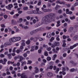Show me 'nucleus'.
I'll use <instances>...</instances> for the list:
<instances>
[{"mask_svg":"<svg viewBox=\"0 0 78 78\" xmlns=\"http://www.w3.org/2000/svg\"><path fill=\"white\" fill-rule=\"evenodd\" d=\"M53 10L51 9H47V12H51Z\"/></svg>","mask_w":78,"mask_h":78,"instance_id":"obj_33","label":"nucleus"},{"mask_svg":"<svg viewBox=\"0 0 78 78\" xmlns=\"http://www.w3.org/2000/svg\"><path fill=\"white\" fill-rule=\"evenodd\" d=\"M11 22L13 25H15L16 24V21H15L14 20H12Z\"/></svg>","mask_w":78,"mask_h":78,"instance_id":"obj_18","label":"nucleus"},{"mask_svg":"<svg viewBox=\"0 0 78 78\" xmlns=\"http://www.w3.org/2000/svg\"><path fill=\"white\" fill-rule=\"evenodd\" d=\"M39 41H43V39H42V38L41 37H39Z\"/></svg>","mask_w":78,"mask_h":78,"instance_id":"obj_41","label":"nucleus"},{"mask_svg":"<svg viewBox=\"0 0 78 78\" xmlns=\"http://www.w3.org/2000/svg\"><path fill=\"white\" fill-rule=\"evenodd\" d=\"M41 9L42 11H43L44 12H47V9H44V7L41 8Z\"/></svg>","mask_w":78,"mask_h":78,"instance_id":"obj_12","label":"nucleus"},{"mask_svg":"<svg viewBox=\"0 0 78 78\" xmlns=\"http://www.w3.org/2000/svg\"><path fill=\"white\" fill-rule=\"evenodd\" d=\"M60 5H62V4H63V5H65L66 3L64 2L60 1Z\"/></svg>","mask_w":78,"mask_h":78,"instance_id":"obj_24","label":"nucleus"},{"mask_svg":"<svg viewBox=\"0 0 78 78\" xmlns=\"http://www.w3.org/2000/svg\"><path fill=\"white\" fill-rule=\"evenodd\" d=\"M30 41H34V42H36L37 40V37L34 38L33 37H31L30 38Z\"/></svg>","mask_w":78,"mask_h":78,"instance_id":"obj_8","label":"nucleus"},{"mask_svg":"<svg viewBox=\"0 0 78 78\" xmlns=\"http://www.w3.org/2000/svg\"><path fill=\"white\" fill-rule=\"evenodd\" d=\"M46 28L48 30H51V27L47 26L46 27Z\"/></svg>","mask_w":78,"mask_h":78,"instance_id":"obj_21","label":"nucleus"},{"mask_svg":"<svg viewBox=\"0 0 78 78\" xmlns=\"http://www.w3.org/2000/svg\"><path fill=\"white\" fill-rule=\"evenodd\" d=\"M9 70H12V69H13V67L12 66H10L9 68Z\"/></svg>","mask_w":78,"mask_h":78,"instance_id":"obj_52","label":"nucleus"},{"mask_svg":"<svg viewBox=\"0 0 78 78\" xmlns=\"http://www.w3.org/2000/svg\"><path fill=\"white\" fill-rule=\"evenodd\" d=\"M67 23H64V27H67Z\"/></svg>","mask_w":78,"mask_h":78,"instance_id":"obj_54","label":"nucleus"},{"mask_svg":"<svg viewBox=\"0 0 78 78\" xmlns=\"http://www.w3.org/2000/svg\"><path fill=\"white\" fill-rule=\"evenodd\" d=\"M23 28H24V29H28V27L27 26H23Z\"/></svg>","mask_w":78,"mask_h":78,"instance_id":"obj_39","label":"nucleus"},{"mask_svg":"<svg viewBox=\"0 0 78 78\" xmlns=\"http://www.w3.org/2000/svg\"><path fill=\"white\" fill-rule=\"evenodd\" d=\"M57 78H62V76L61 75L59 76V75H57Z\"/></svg>","mask_w":78,"mask_h":78,"instance_id":"obj_35","label":"nucleus"},{"mask_svg":"<svg viewBox=\"0 0 78 78\" xmlns=\"http://www.w3.org/2000/svg\"><path fill=\"white\" fill-rule=\"evenodd\" d=\"M5 55L1 54L0 55V57L1 58H5Z\"/></svg>","mask_w":78,"mask_h":78,"instance_id":"obj_27","label":"nucleus"},{"mask_svg":"<svg viewBox=\"0 0 78 78\" xmlns=\"http://www.w3.org/2000/svg\"><path fill=\"white\" fill-rule=\"evenodd\" d=\"M51 48L49 47L48 48L47 50L48 51H50L51 50Z\"/></svg>","mask_w":78,"mask_h":78,"instance_id":"obj_64","label":"nucleus"},{"mask_svg":"<svg viewBox=\"0 0 78 78\" xmlns=\"http://www.w3.org/2000/svg\"><path fill=\"white\" fill-rule=\"evenodd\" d=\"M78 2H76L74 5V6H78Z\"/></svg>","mask_w":78,"mask_h":78,"instance_id":"obj_43","label":"nucleus"},{"mask_svg":"<svg viewBox=\"0 0 78 78\" xmlns=\"http://www.w3.org/2000/svg\"><path fill=\"white\" fill-rule=\"evenodd\" d=\"M16 48H14L12 51V52H13L14 53H15V52H16Z\"/></svg>","mask_w":78,"mask_h":78,"instance_id":"obj_40","label":"nucleus"},{"mask_svg":"<svg viewBox=\"0 0 78 78\" xmlns=\"http://www.w3.org/2000/svg\"><path fill=\"white\" fill-rule=\"evenodd\" d=\"M51 57H48L47 58V61H50V60H51Z\"/></svg>","mask_w":78,"mask_h":78,"instance_id":"obj_30","label":"nucleus"},{"mask_svg":"<svg viewBox=\"0 0 78 78\" xmlns=\"http://www.w3.org/2000/svg\"><path fill=\"white\" fill-rule=\"evenodd\" d=\"M30 42H31V41H30V40H29L26 41V43L27 45H29V44H30Z\"/></svg>","mask_w":78,"mask_h":78,"instance_id":"obj_17","label":"nucleus"},{"mask_svg":"<svg viewBox=\"0 0 78 78\" xmlns=\"http://www.w3.org/2000/svg\"><path fill=\"white\" fill-rule=\"evenodd\" d=\"M12 7H13V5L11 4L9 5L8 6H5L6 8L9 10H11V8H12Z\"/></svg>","mask_w":78,"mask_h":78,"instance_id":"obj_4","label":"nucleus"},{"mask_svg":"<svg viewBox=\"0 0 78 78\" xmlns=\"http://www.w3.org/2000/svg\"><path fill=\"white\" fill-rule=\"evenodd\" d=\"M55 3H57V4H58V3L60 4V1H59L58 0H57Z\"/></svg>","mask_w":78,"mask_h":78,"instance_id":"obj_58","label":"nucleus"},{"mask_svg":"<svg viewBox=\"0 0 78 78\" xmlns=\"http://www.w3.org/2000/svg\"><path fill=\"white\" fill-rule=\"evenodd\" d=\"M6 75V73H4L2 74V76H5Z\"/></svg>","mask_w":78,"mask_h":78,"instance_id":"obj_48","label":"nucleus"},{"mask_svg":"<svg viewBox=\"0 0 78 78\" xmlns=\"http://www.w3.org/2000/svg\"><path fill=\"white\" fill-rule=\"evenodd\" d=\"M15 42H16L18 41H20V40L21 39V38L20 37H15Z\"/></svg>","mask_w":78,"mask_h":78,"instance_id":"obj_11","label":"nucleus"},{"mask_svg":"<svg viewBox=\"0 0 78 78\" xmlns=\"http://www.w3.org/2000/svg\"><path fill=\"white\" fill-rule=\"evenodd\" d=\"M20 51H21V52H22V50H20L19 51V50H17L16 51V52L17 53H20Z\"/></svg>","mask_w":78,"mask_h":78,"instance_id":"obj_32","label":"nucleus"},{"mask_svg":"<svg viewBox=\"0 0 78 78\" xmlns=\"http://www.w3.org/2000/svg\"><path fill=\"white\" fill-rule=\"evenodd\" d=\"M21 78H27V76L24 73H22L21 74Z\"/></svg>","mask_w":78,"mask_h":78,"instance_id":"obj_7","label":"nucleus"},{"mask_svg":"<svg viewBox=\"0 0 78 78\" xmlns=\"http://www.w3.org/2000/svg\"><path fill=\"white\" fill-rule=\"evenodd\" d=\"M55 1H56V0H49L48 1L50 3H53V2H54Z\"/></svg>","mask_w":78,"mask_h":78,"instance_id":"obj_28","label":"nucleus"},{"mask_svg":"<svg viewBox=\"0 0 78 78\" xmlns=\"http://www.w3.org/2000/svg\"><path fill=\"white\" fill-rule=\"evenodd\" d=\"M73 29H74V28H73V27H70L69 28L68 31L70 33L72 32L73 31Z\"/></svg>","mask_w":78,"mask_h":78,"instance_id":"obj_9","label":"nucleus"},{"mask_svg":"<svg viewBox=\"0 0 78 78\" xmlns=\"http://www.w3.org/2000/svg\"><path fill=\"white\" fill-rule=\"evenodd\" d=\"M14 62H11L9 61L8 62V64L9 65L10 64H14Z\"/></svg>","mask_w":78,"mask_h":78,"instance_id":"obj_19","label":"nucleus"},{"mask_svg":"<svg viewBox=\"0 0 78 78\" xmlns=\"http://www.w3.org/2000/svg\"><path fill=\"white\" fill-rule=\"evenodd\" d=\"M23 56L25 57V58H26L27 56V54L26 53H24L23 55Z\"/></svg>","mask_w":78,"mask_h":78,"instance_id":"obj_34","label":"nucleus"},{"mask_svg":"<svg viewBox=\"0 0 78 78\" xmlns=\"http://www.w3.org/2000/svg\"><path fill=\"white\" fill-rule=\"evenodd\" d=\"M18 58H20V61H22V60H23V57H22V56H18Z\"/></svg>","mask_w":78,"mask_h":78,"instance_id":"obj_26","label":"nucleus"},{"mask_svg":"<svg viewBox=\"0 0 78 78\" xmlns=\"http://www.w3.org/2000/svg\"><path fill=\"white\" fill-rule=\"evenodd\" d=\"M58 12L59 14H61L62 12V11L61 10H58Z\"/></svg>","mask_w":78,"mask_h":78,"instance_id":"obj_51","label":"nucleus"},{"mask_svg":"<svg viewBox=\"0 0 78 78\" xmlns=\"http://www.w3.org/2000/svg\"><path fill=\"white\" fill-rule=\"evenodd\" d=\"M22 41L23 42L22 43V46H25V40H22Z\"/></svg>","mask_w":78,"mask_h":78,"instance_id":"obj_22","label":"nucleus"},{"mask_svg":"<svg viewBox=\"0 0 78 78\" xmlns=\"http://www.w3.org/2000/svg\"><path fill=\"white\" fill-rule=\"evenodd\" d=\"M1 26L2 28H5V26L4 24H2L1 25Z\"/></svg>","mask_w":78,"mask_h":78,"instance_id":"obj_53","label":"nucleus"},{"mask_svg":"<svg viewBox=\"0 0 78 78\" xmlns=\"http://www.w3.org/2000/svg\"><path fill=\"white\" fill-rule=\"evenodd\" d=\"M57 24L56 25V27H59V26L61 25V24H60V20L58 21L57 22Z\"/></svg>","mask_w":78,"mask_h":78,"instance_id":"obj_14","label":"nucleus"},{"mask_svg":"<svg viewBox=\"0 0 78 78\" xmlns=\"http://www.w3.org/2000/svg\"><path fill=\"white\" fill-rule=\"evenodd\" d=\"M70 19L71 20H73V19H75V16H73L70 17Z\"/></svg>","mask_w":78,"mask_h":78,"instance_id":"obj_42","label":"nucleus"},{"mask_svg":"<svg viewBox=\"0 0 78 78\" xmlns=\"http://www.w3.org/2000/svg\"><path fill=\"white\" fill-rule=\"evenodd\" d=\"M66 56H67V54L66 53H64L63 54V57H66Z\"/></svg>","mask_w":78,"mask_h":78,"instance_id":"obj_50","label":"nucleus"},{"mask_svg":"<svg viewBox=\"0 0 78 78\" xmlns=\"http://www.w3.org/2000/svg\"><path fill=\"white\" fill-rule=\"evenodd\" d=\"M38 46H35V50H37V49H38Z\"/></svg>","mask_w":78,"mask_h":78,"instance_id":"obj_46","label":"nucleus"},{"mask_svg":"<svg viewBox=\"0 0 78 78\" xmlns=\"http://www.w3.org/2000/svg\"><path fill=\"white\" fill-rule=\"evenodd\" d=\"M74 7H75V6H73L72 7V8H71V10H72V11H74Z\"/></svg>","mask_w":78,"mask_h":78,"instance_id":"obj_59","label":"nucleus"},{"mask_svg":"<svg viewBox=\"0 0 78 78\" xmlns=\"http://www.w3.org/2000/svg\"><path fill=\"white\" fill-rule=\"evenodd\" d=\"M7 55L8 56V58H9L10 59H11L12 58V56H11V55L10 54H7Z\"/></svg>","mask_w":78,"mask_h":78,"instance_id":"obj_16","label":"nucleus"},{"mask_svg":"<svg viewBox=\"0 0 78 78\" xmlns=\"http://www.w3.org/2000/svg\"><path fill=\"white\" fill-rule=\"evenodd\" d=\"M36 10H33L32 11V14H42V12L39 10V8H36Z\"/></svg>","mask_w":78,"mask_h":78,"instance_id":"obj_2","label":"nucleus"},{"mask_svg":"<svg viewBox=\"0 0 78 78\" xmlns=\"http://www.w3.org/2000/svg\"><path fill=\"white\" fill-rule=\"evenodd\" d=\"M29 69H30V71L31 70V69H32V66H30L29 67Z\"/></svg>","mask_w":78,"mask_h":78,"instance_id":"obj_57","label":"nucleus"},{"mask_svg":"<svg viewBox=\"0 0 78 78\" xmlns=\"http://www.w3.org/2000/svg\"><path fill=\"white\" fill-rule=\"evenodd\" d=\"M27 62H28V63H27V64H31V63H32V61L30 60H28Z\"/></svg>","mask_w":78,"mask_h":78,"instance_id":"obj_31","label":"nucleus"},{"mask_svg":"<svg viewBox=\"0 0 78 78\" xmlns=\"http://www.w3.org/2000/svg\"><path fill=\"white\" fill-rule=\"evenodd\" d=\"M78 43H76V44H74L73 46H71L70 47V48L71 49H73V48H75L76 47V46H78Z\"/></svg>","mask_w":78,"mask_h":78,"instance_id":"obj_5","label":"nucleus"},{"mask_svg":"<svg viewBox=\"0 0 78 78\" xmlns=\"http://www.w3.org/2000/svg\"><path fill=\"white\" fill-rule=\"evenodd\" d=\"M59 42H55L54 43V44L51 45V47L52 48H55V47L59 46Z\"/></svg>","mask_w":78,"mask_h":78,"instance_id":"obj_3","label":"nucleus"},{"mask_svg":"<svg viewBox=\"0 0 78 78\" xmlns=\"http://www.w3.org/2000/svg\"><path fill=\"white\" fill-rule=\"evenodd\" d=\"M3 61L4 62H7V59H6V58H4L3 59Z\"/></svg>","mask_w":78,"mask_h":78,"instance_id":"obj_60","label":"nucleus"},{"mask_svg":"<svg viewBox=\"0 0 78 78\" xmlns=\"http://www.w3.org/2000/svg\"><path fill=\"white\" fill-rule=\"evenodd\" d=\"M48 53H47V52L45 51L44 52V55L45 56H48Z\"/></svg>","mask_w":78,"mask_h":78,"instance_id":"obj_44","label":"nucleus"},{"mask_svg":"<svg viewBox=\"0 0 78 78\" xmlns=\"http://www.w3.org/2000/svg\"><path fill=\"white\" fill-rule=\"evenodd\" d=\"M53 69L54 70H55L56 69V66H54L53 67Z\"/></svg>","mask_w":78,"mask_h":78,"instance_id":"obj_56","label":"nucleus"},{"mask_svg":"<svg viewBox=\"0 0 78 78\" xmlns=\"http://www.w3.org/2000/svg\"><path fill=\"white\" fill-rule=\"evenodd\" d=\"M21 63H22V64H21V66H24V65L25 64H25H26V62H21Z\"/></svg>","mask_w":78,"mask_h":78,"instance_id":"obj_23","label":"nucleus"},{"mask_svg":"<svg viewBox=\"0 0 78 78\" xmlns=\"http://www.w3.org/2000/svg\"><path fill=\"white\" fill-rule=\"evenodd\" d=\"M54 64V62H51L50 63V64L51 65H53Z\"/></svg>","mask_w":78,"mask_h":78,"instance_id":"obj_61","label":"nucleus"},{"mask_svg":"<svg viewBox=\"0 0 78 78\" xmlns=\"http://www.w3.org/2000/svg\"><path fill=\"white\" fill-rule=\"evenodd\" d=\"M52 50L54 53H58L57 51H56V50L55 48L53 49Z\"/></svg>","mask_w":78,"mask_h":78,"instance_id":"obj_36","label":"nucleus"},{"mask_svg":"<svg viewBox=\"0 0 78 78\" xmlns=\"http://www.w3.org/2000/svg\"><path fill=\"white\" fill-rule=\"evenodd\" d=\"M23 10L24 11H27L28 9V8L27 7H24L23 8Z\"/></svg>","mask_w":78,"mask_h":78,"instance_id":"obj_15","label":"nucleus"},{"mask_svg":"<svg viewBox=\"0 0 78 78\" xmlns=\"http://www.w3.org/2000/svg\"><path fill=\"white\" fill-rule=\"evenodd\" d=\"M66 14H69V9H66Z\"/></svg>","mask_w":78,"mask_h":78,"instance_id":"obj_45","label":"nucleus"},{"mask_svg":"<svg viewBox=\"0 0 78 78\" xmlns=\"http://www.w3.org/2000/svg\"><path fill=\"white\" fill-rule=\"evenodd\" d=\"M32 48L30 50V51H34V50H35V49L34 48V46H32Z\"/></svg>","mask_w":78,"mask_h":78,"instance_id":"obj_25","label":"nucleus"},{"mask_svg":"<svg viewBox=\"0 0 78 78\" xmlns=\"http://www.w3.org/2000/svg\"><path fill=\"white\" fill-rule=\"evenodd\" d=\"M35 70L34 72L35 73H37L39 71V69H38V68H37V67H35Z\"/></svg>","mask_w":78,"mask_h":78,"instance_id":"obj_13","label":"nucleus"},{"mask_svg":"<svg viewBox=\"0 0 78 78\" xmlns=\"http://www.w3.org/2000/svg\"><path fill=\"white\" fill-rule=\"evenodd\" d=\"M11 73L12 74H15L16 72H15V71L13 70L11 72Z\"/></svg>","mask_w":78,"mask_h":78,"instance_id":"obj_55","label":"nucleus"},{"mask_svg":"<svg viewBox=\"0 0 78 78\" xmlns=\"http://www.w3.org/2000/svg\"><path fill=\"white\" fill-rule=\"evenodd\" d=\"M75 70V69L72 68L70 69V72H73Z\"/></svg>","mask_w":78,"mask_h":78,"instance_id":"obj_29","label":"nucleus"},{"mask_svg":"<svg viewBox=\"0 0 78 78\" xmlns=\"http://www.w3.org/2000/svg\"><path fill=\"white\" fill-rule=\"evenodd\" d=\"M4 17L5 19H7L8 17V16L6 15H5L4 16Z\"/></svg>","mask_w":78,"mask_h":78,"instance_id":"obj_63","label":"nucleus"},{"mask_svg":"<svg viewBox=\"0 0 78 78\" xmlns=\"http://www.w3.org/2000/svg\"><path fill=\"white\" fill-rule=\"evenodd\" d=\"M66 45V44L64 43H63L62 47H65Z\"/></svg>","mask_w":78,"mask_h":78,"instance_id":"obj_62","label":"nucleus"},{"mask_svg":"<svg viewBox=\"0 0 78 78\" xmlns=\"http://www.w3.org/2000/svg\"><path fill=\"white\" fill-rule=\"evenodd\" d=\"M62 74L63 75H65L66 74V73L65 71H62Z\"/></svg>","mask_w":78,"mask_h":78,"instance_id":"obj_37","label":"nucleus"},{"mask_svg":"<svg viewBox=\"0 0 78 78\" xmlns=\"http://www.w3.org/2000/svg\"><path fill=\"white\" fill-rule=\"evenodd\" d=\"M39 25V24H37L36 25H35L34 27H35V28H37V27H38Z\"/></svg>","mask_w":78,"mask_h":78,"instance_id":"obj_47","label":"nucleus"},{"mask_svg":"<svg viewBox=\"0 0 78 78\" xmlns=\"http://www.w3.org/2000/svg\"><path fill=\"white\" fill-rule=\"evenodd\" d=\"M37 5L38 6H40L41 5V2L39 1Z\"/></svg>","mask_w":78,"mask_h":78,"instance_id":"obj_49","label":"nucleus"},{"mask_svg":"<svg viewBox=\"0 0 78 78\" xmlns=\"http://www.w3.org/2000/svg\"><path fill=\"white\" fill-rule=\"evenodd\" d=\"M53 66H49L48 67V69H50L51 70L52 69H53Z\"/></svg>","mask_w":78,"mask_h":78,"instance_id":"obj_20","label":"nucleus"},{"mask_svg":"<svg viewBox=\"0 0 78 78\" xmlns=\"http://www.w3.org/2000/svg\"><path fill=\"white\" fill-rule=\"evenodd\" d=\"M9 41L10 42H16L15 38H10L9 39Z\"/></svg>","mask_w":78,"mask_h":78,"instance_id":"obj_6","label":"nucleus"},{"mask_svg":"<svg viewBox=\"0 0 78 78\" xmlns=\"http://www.w3.org/2000/svg\"><path fill=\"white\" fill-rule=\"evenodd\" d=\"M55 14L50 13L49 15L44 16L42 20L44 23H46L47 22H51L52 21H55Z\"/></svg>","mask_w":78,"mask_h":78,"instance_id":"obj_1","label":"nucleus"},{"mask_svg":"<svg viewBox=\"0 0 78 78\" xmlns=\"http://www.w3.org/2000/svg\"><path fill=\"white\" fill-rule=\"evenodd\" d=\"M47 75L49 77H51L53 76V73L51 72H49L47 73Z\"/></svg>","mask_w":78,"mask_h":78,"instance_id":"obj_10","label":"nucleus"},{"mask_svg":"<svg viewBox=\"0 0 78 78\" xmlns=\"http://www.w3.org/2000/svg\"><path fill=\"white\" fill-rule=\"evenodd\" d=\"M59 62H60L59 60H56L55 62V63H56V64H58L59 63Z\"/></svg>","mask_w":78,"mask_h":78,"instance_id":"obj_38","label":"nucleus"}]
</instances>
